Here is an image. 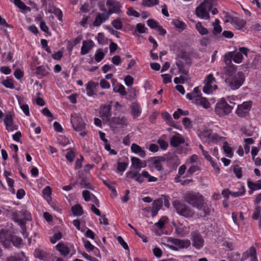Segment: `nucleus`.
Masks as SVG:
<instances>
[{
  "mask_svg": "<svg viewBox=\"0 0 261 261\" xmlns=\"http://www.w3.org/2000/svg\"><path fill=\"white\" fill-rule=\"evenodd\" d=\"M215 81V79L214 77L213 74H209L205 80V85L203 88V91L205 93L209 94L212 93L214 90L217 89V85H212L213 82Z\"/></svg>",
  "mask_w": 261,
  "mask_h": 261,
  "instance_id": "obj_13",
  "label": "nucleus"
},
{
  "mask_svg": "<svg viewBox=\"0 0 261 261\" xmlns=\"http://www.w3.org/2000/svg\"><path fill=\"white\" fill-rule=\"evenodd\" d=\"M131 150L133 152L138 154L142 158L145 157V151L140 146L135 143L132 145Z\"/></svg>",
  "mask_w": 261,
  "mask_h": 261,
  "instance_id": "obj_27",
  "label": "nucleus"
},
{
  "mask_svg": "<svg viewBox=\"0 0 261 261\" xmlns=\"http://www.w3.org/2000/svg\"><path fill=\"white\" fill-rule=\"evenodd\" d=\"M247 183L249 188L252 191L261 189V180H258L257 182H254L250 180H248Z\"/></svg>",
  "mask_w": 261,
  "mask_h": 261,
  "instance_id": "obj_38",
  "label": "nucleus"
},
{
  "mask_svg": "<svg viewBox=\"0 0 261 261\" xmlns=\"http://www.w3.org/2000/svg\"><path fill=\"white\" fill-rule=\"evenodd\" d=\"M11 1L13 2L18 8L21 10H25L28 8L24 3L20 0H11Z\"/></svg>",
  "mask_w": 261,
  "mask_h": 261,
  "instance_id": "obj_49",
  "label": "nucleus"
},
{
  "mask_svg": "<svg viewBox=\"0 0 261 261\" xmlns=\"http://www.w3.org/2000/svg\"><path fill=\"white\" fill-rule=\"evenodd\" d=\"M223 148L224 152L228 154V157L231 158L232 156L233 153L232 152L231 147L229 146L227 142H225L223 143Z\"/></svg>",
  "mask_w": 261,
  "mask_h": 261,
  "instance_id": "obj_43",
  "label": "nucleus"
},
{
  "mask_svg": "<svg viewBox=\"0 0 261 261\" xmlns=\"http://www.w3.org/2000/svg\"><path fill=\"white\" fill-rule=\"evenodd\" d=\"M56 248L64 256H66L69 253L70 250L69 248L63 243H59L56 246Z\"/></svg>",
  "mask_w": 261,
  "mask_h": 261,
  "instance_id": "obj_32",
  "label": "nucleus"
},
{
  "mask_svg": "<svg viewBox=\"0 0 261 261\" xmlns=\"http://www.w3.org/2000/svg\"><path fill=\"white\" fill-rule=\"evenodd\" d=\"M126 176L128 178L134 179L140 184L144 182V179L141 178L140 173L136 171H130L127 172Z\"/></svg>",
  "mask_w": 261,
  "mask_h": 261,
  "instance_id": "obj_25",
  "label": "nucleus"
},
{
  "mask_svg": "<svg viewBox=\"0 0 261 261\" xmlns=\"http://www.w3.org/2000/svg\"><path fill=\"white\" fill-rule=\"evenodd\" d=\"M163 206V200L162 199H158L153 201L151 207H148L147 211H150L151 216L154 217L157 215L159 211L162 208Z\"/></svg>",
  "mask_w": 261,
  "mask_h": 261,
  "instance_id": "obj_15",
  "label": "nucleus"
},
{
  "mask_svg": "<svg viewBox=\"0 0 261 261\" xmlns=\"http://www.w3.org/2000/svg\"><path fill=\"white\" fill-rule=\"evenodd\" d=\"M237 68L234 66H224L223 72L225 76V83L231 90L238 89L244 83L245 80L244 74L239 71L236 73Z\"/></svg>",
  "mask_w": 261,
  "mask_h": 261,
  "instance_id": "obj_1",
  "label": "nucleus"
},
{
  "mask_svg": "<svg viewBox=\"0 0 261 261\" xmlns=\"http://www.w3.org/2000/svg\"><path fill=\"white\" fill-rule=\"evenodd\" d=\"M65 156L67 160L69 162H72L73 161L75 158V154L72 148H69L68 149V151L66 153Z\"/></svg>",
  "mask_w": 261,
  "mask_h": 261,
  "instance_id": "obj_48",
  "label": "nucleus"
},
{
  "mask_svg": "<svg viewBox=\"0 0 261 261\" xmlns=\"http://www.w3.org/2000/svg\"><path fill=\"white\" fill-rule=\"evenodd\" d=\"M13 239V236L8 231H0V241L4 246L8 245L11 240Z\"/></svg>",
  "mask_w": 261,
  "mask_h": 261,
  "instance_id": "obj_18",
  "label": "nucleus"
},
{
  "mask_svg": "<svg viewBox=\"0 0 261 261\" xmlns=\"http://www.w3.org/2000/svg\"><path fill=\"white\" fill-rule=\"evenodd\" d=\"M160 160H158L155 159L154 161L153 162V165L154 168L158 170V171H161L163 169L162 164L160 163V161H163L164 160V159L163 157H160Z\"/></svg>",
  "mask_w": 261,
  "mask_h": 261,
  "instance_id": "obj_47",
  "label": "nucleus"
},
{
  "mask_svg": "<svg viewBox=\"0 0 261 261\" xmlns=\"http://www.w3.org/2000/svg\"><path fill=\"white\" fill-rule=\"evenodd\" d=\"M249 49L246 47H240L239 51L228 52L225 55L224 62L226 64L229 65L232 60L236 63H241L244 57L247 58Z\"/></svg>",
  "mask_w": 261,
  "mask_h": 261,
  "instance_id": "obj_3",
  "label": "nucleus"
},
{
  "mask_svg": "<svg viewBox=\"0 0 261 261\" xmlns=\"http://www.w3.org/2000/svg\"><path fill=\"white\" fill-rule=\"evenodd\" d=\"M128 164L124 162H118L117 171L118 172H123L126 169Z\"/></svg>",
  "mask_w": 261,
  "mask_h": 261,
  "instance_id": "obj_50",
  "label": "nucleus"
},
{
  "mask_svg": "<svg viewBox=\"0 0 261 261\" xmlns=\"http://www.w3.org/2000/svg\"><path fill=\"white\" fill-rule=\"evenodd\" d=\"M43 193L44 198L46 200L49 202L51 200V190L50 187L46 186L43 190Z\"/></svg>",
  "mask_w": 261,
  "mask_h": 261,
  "instance_id": "obj_42",
  "label": "nucleus"
},
{
  "mask_svg": "<svg viewBox=\"0 0 261 261\" xmlns=\"http://www.w3.org/2000/svg\"><path fill=\"white\" fill-rule=\"evenodd\" d=\"M245 189L244 187H242L241 189H240L239 191L238 192H231L230 193V195H231L232 197H239L240 196L243 195L245 193Z\"/></svg>",
  "mask_w": 261,
  "mask_h": 261,
  "instance_id": "obj_56",
  "label": "nucleus"
},
{
  "mask_svg": "<svg viewBox=\"0 0 261 261\" xmlns=\"http://www.w3.org/2000/svg\"><path fill=\"white\" fill-rule=\"evenodd\" d=\"M148 25L151 29H155L158 27V23L154 19H150L147 21Z\"/></svg>",
  "mask_w": 261,
  "mask_h": 261,
  "instance_id": "obj_59",
  "label": "nucleus"
},
{
  "mask_svg": "<svg viewBox=\"0 0 261 261\" xmlns=\"http://www.w3.org/2000/svg\"><path fill=\"white\" fill-rule=\"evenodd\" d=\"M134 77L129 75L126 76L124 78L125 84L127 86H130L134 83Z\"/></svg>",
  "mask_w": 261,
  "mask_h": 261,
  "instance_id": "obj_60",
  "label": "nucleus"
},
{
  "mask_svg": "<svg viewBox=\"0 0 261 261\" xmlns=\"http://www.w3.org/2000/svg\"><path fill=\"white\" fill-rule=\"evenodd\" d=\"M132 166L135 169H141L142 167H145L146 166L145 163L142 162L141 160L136 157H132L131 158Z\"/></svg>",
  "mask_w": 261,
  "mask_h": 261,
  "instance_id": "obj_30",
  "label": "nucleus"
},
{
  "mask_svg": "<svg viewBox=\"0 0 261 261\" xmlns=\"http://www.w3.org/2000/svg\"><path fill=\"white\" fill-rule=\"evenodd\" d=\"M117 241L124 249L128 250V246L127 243L124 241V240L121 236H118L117 237Z\"/></svg>",
  "mask_w": 261,
  "mask_h": 261,
  "instance_id": "obj_64",
  "label": "nucleus"
},
{
  "mask_svg": "<svg viewBox=\"0 0 261 261\" xmlns=\"http://www.w3.org/2000/svg\"><path fill=\"white\" fill-rule=\"evenodd\" d=\"M104 56L105 54L102 50L101 49H98L95 55V59L97 62H100L104 58Z\"/></svg>",
  "mask_w": 261,
  "mask_h": 261,
  "instance_id": "obj_54",
  "label": "nucleus"
},
{
  "mask_svg": "<svg viewBox=\"0 0 261 261\" xmlns=\"http://www.w3.org/2000/svg\"><path fill=\"white\" fill-rule=\"evenodd\" d=\"M191 241L192 245L196 249H200L202 248L204 244V240L199 232L194 231L191 232Z\"/></svg>",
  "mask_w": 261,
  "mask_h": 261,
  "instance_id": "obj_11",
  "label": "nucleus"
},
{
  "mask_svg": "<svg viewBox=\"0 0 261 261\" xmlns=\"http://www.w3.org/2000/svg\"><path fill=\"white\" fill-rule=\"evenodd\" d=\"M111 106H103L101 107L100 110V116L102 119H106V120H110V118L111 116Z\"/></svg>",
  "mask_w": 261,
  "mask_h": 261,
  "instance_id": "obj_21",
  "label": "nucleus"
},
{
  "mask_svg": "<svg viewBox=\"0 0 261 261\" xmlns=\"http://www.w3.org/2000/svg\"><path fill=\"white\" fill-rule=\"evenodd\" d=\"M194 103L197 105L201 106L205 109H208L211 107L210 102L201 95H196L194 97Z\"/></svg>",
  "mask_w": 261,
  "mask_h": 261,
  "instance_id": "obj_19",
  "label": "nucleus"
},
{
  "mask_svg": "<svg viewBox=\"0 0 261 261\" xmlns=\"http://www.w3.org/2000/svg\"><path fill=\"white\" fill-rule=\"evenodd\" d=\"M4 123L6 129L8 132H12L17 129V127L14 124L12 116L10 114H7L4 119Z\"/></svg>",
  "mask_w": 261,
  "mask_h": 261,
  "instance_id": "obj_16",
  "label": "nucleus"
},
{
  "mask_svg": "<svg viewBox=\"0 0 261 261\" xmlns=\"http://www.w3.org/2000/svg\"><path fill=\"white\" fill-rule=\"evenodd\" d=\"M147 29L145 27L144 24L139 23L136 25V31L140 33H145Z\"/></svg>",
  "mask_w": 261,
  "mask_h": 261,
  "instance_id": "obj_53",
  "label": "nucleus"
},
{
  "mask_svg": "<svg viewBox=\"0 0 261 261\" xmlns=\"http://www.w3.org/2000/svg\"><path fill=\"white\" fill-rule=\"evenodd\" d=\"M159 4L158 0H143L142 5L145 7H153Z\"/></svg>",
  "mask_w": 261,
  "mask_h": 261,
  "instance_id": "obj_41",
  "label": "nucleus"
},
{
  "mask_svg": "<svg viewBox=\"0 0 261 261\" xmlns=\"http://www.w3.org/2000/svg\"><path fill=\"white\" fill-rule=\"evenodd\" d=\"M33 70L35 71V73L37 74L42 76L46 75L50 70L48 66H37Z\"/></svg>",
  "mask_w": 261,
  "mask_h": 261,
  "instance_id": "obj_31",
  "label": "nucleus"
},
{
  "mask_svg": "<svg viewBox=\"0 0 261 261\" xmlns=\"http://www.w3.org/2000/svg\"><path fill=\"white\" fill-rule=\"evenodd\" d=\"M172 24L174 25L176 28L183 31L187 28L186 24L183 21H180L178 19H174L172 21Z\"/></svg>",
  "mask_w": 261,
  "mask_h": 261,
  "instance_id": "obj_39",
  "label": "nucleus"
},
{
  "mask_svg": "<svg viewBox=\"0 0 261 261\" xmlns=\"http://www.w3.org/2000/svg\"><path fill=\"white\" fill-rule=\"evenodd\" d=\"M94 45V42L91 40L83 41L81 54L83 55L88 54Z\"/></svg>",
  "mask_w": 261,
  "mask_h": 261,
  "instance_id": "obj_23",
  "label": "nucleus"
},
{
  "mask_svg": "<svg viewBox=\"0 0 261 261\" xmlns=\"http://www.w3.org/2000/svg\"><path fill=\"white\" fill-rule=\"evenodd\" d=\"M184 139L179 136H174L170 140L171 145L174 147H177L180 144L184 143Z\"/></svg>",
  "mask_w": 261,
  "mask_h": 261,
  "instance_id": "obj_33",
  "label": "nucleus"
},
{
  "mask_svg": "<svg viewBox=\"0 0 261 261\" xmlns=\"http://www.w3.org/2000/svg\"><path fill=\"white\" fill-rule=\"evenodd\" d=\"M112 25L117 30H121L123 28L122 22L119 18L113 20L112 22Z\"/></svg>",
  "mask_w": 261,
  "mask_h": 261,
  "instance_id": "obj_46",
  "label": "nucleus"
},
{
  "mask_svg": "<svg viewBox=\"0 0 261 261\" xmlns=\"http://www.w3.org/2000/svg\"><path fill=\"white\" fill-rule=\"evenodd\" d=\"M70 121L75 131H82L86 129V124L84 121L81 114L77 113L72 115Z\"/></svg>",
  "mask_w": 261,
  "mask_h": 261,
  "instance_id": "obj_9",
  "label": "nucleus"
},
{
  "mask_svg": "<svg viewBox=\"0 0 261 261\" xmlns=\"http://www.w3.org/2000/svg\"><path fill=\"white\" fill-rule=\"evenodd\" d=\"M167 242L168 244L166 246L175 251L179 249L187 248L191 245L190 241L189 240H183L171 237L168 238Z\"/></svg>",
  "mask_w": 261,
  "mask_h": 261,
  "instance_id": "obj_8",
  "label": "nucleus"
},
{
  "mask_svg": "<svg viewBox=\"0 0 261 261\" xmlns=\"http://www.w3.org/2000/svg\"><path fill=\"white\" fill-rule=\"evenodd\" d=\"M109 19V16L107 13H98L93 22V25L95 27H99L103 22L108 20Z\"/></svg>",
  "mask_w": 261,
  "mask_h": 261,
  "instance_id": "obj_22",
  "label": "nucleus"
},
{
  "mask_svg": "<svg viewBox=\"0 0 261 261\" xmlns=\"http://www.w3.org/2000/svg\"><path fill=\"white\" fill-rule=\"evenodd\" d=\"M49 12L54 13L57 17H58L60 20H62L63 14L60 9L56 7H51Z\"/></svg>",
  "mask_w": 261,
  "mask_h": 261,
  "instance_id": "obj_44",
  "label": "nucleus"
},
{
  "mask_svg": "<svg viewBox=\"0 0 261 261\" xmlns=\"http://www.w3.org/2000/svg\"><path fill=\"white\" fill-rule=\"evenodd\" d=\"M212 24L214 27L212 33L214 35H217L222 32V29L220 25V21L218 19H216L215 22H213Z\"/></svg>",
  "mask_w": 261,
  "mask_h": 261,
  "instance_id": "obj_35",
  "label": "nucleus"
},
{
  "mask_svg": "<svg viewBox=\"0 0 261 261\" xmlns=\"http://www.w3.org/2000/svg\"><path fill=\"white\" fill-rule=\"evenodd\" d=\"M13 219L20 226L21 228L25 229V222L31 220L30 213L25 209H22L20 211L16 212L13 215Z\"/></svg>",
  "mask_w": 261,
  "mask_h": 261,
  "instance_id": "obj_7",
  "label": "nucleus"
},
{
  "mask_svg": "<svg viewBox=\"0 0 261 261\" xmlns=\"http://www.w3.org/2000/svg\"><path fill=\"white\" fill-rule=\"evenodd\" d=\"M111 121L115 125H122L123 126L127 125V120L126 117L123 116L120 117H113Z\"/></svg>",
  "mask_w": 261,
  "mask_h": 261,
  "instance_id": "obj_28",
  "label": "nucleus"
},
{
  "mask_svg": "<svg viewBox=\"0 0 261 261\" xmlns=\"http://www.w3.org/2000/svg\"><path fill=\"white\" fill-rule=\"evenodd\" d=\"M62 238V233L59 232L54 234V236L50 238V242L52 243H55L57 241Z\"/></svg>",
  "mask_w": 261,
  "mask_h": 261,
  "instance_id": "obj_63",
  "label": "nucleus"
},
{
  "mask_svg": "<svg viewBox=\"0 0 261 261\" xmlns=\"http://www.w3.org/2000/svg\"><path fill=\"white\" fill-rule=\"evenodd\" d=\"M106 5L109 8L106 13L109 17L113 13L120 14L122 13L121 5L115 0H107Z\"/></svg>",
  "mask_w": 261,
  "mask_h": 261,
  "instance_id": "obj_10",
  "label": "nucleus"
},
{
  "mask_svg": "<svg viewBox=\"0 0 261 261\" xmlns=\"http://www.w3.org/2000/svg\"><path fill=\"white\" fill-rule=\"evenodd\" d=\"M215 1L214 0H204L203 3L200 4L195 10V14L197 17L204 19H209V11L212 9L214 6Z\"/></svg>",
  "mask_w": 261,
  "mask_h": 261,
  "instance_id": "obj_4",
  "label": "nucleus"
},
{
  "mask_svg": "<svg viewBox=\"0 0 261 261\" xmlns=\"http://www.w3.org/2000/svg\"><path fill=\"white\" fill-rule=\"evenodd\" d=\"M195 28L198 32L201 35H207L208 33V30L204 27L201 22H198L195 25Z\"/></svg>",
  "mask_w": 261,
  "mask_h": 261,
  "instance_id": "obj_36",
  "label": "nucleus"
},
{
  "mask_svg": "<svg viewBox=\"0 0 261 261\" xmlns=\"http://www.w3.org/2000/svg\"><path fill=\"white\" fill-rule=\"evenodd\" d=\"M199 147L202 153V154L204 156V158L207 161H211L212 159V157L208 154V152L204 149L203 147L201 145H199Z\"/></svg>",
  "mask_w": 261,
  "mask_h": 261,
  "instance_id": "obj_62",
  "label": "nucleus"
},
{
  "mask_svg": "<svg viewBox=\"0 0 261 261\" xmlns=\"http://www.w3.org/2000/svg\"><path fill=\"white\" fill-rule=\"evenodd\" d=\"M34 256L41 260H44L46 258V253L43 250L37 249L35 250Z\"/></svg>",
  "mask_w": 261,
  "mask_h": 261,
  "instance_id": "obj_40",
  "label": "nucleus"
},
{
  "mask_svg": "<svg viewBox=\"0 0 261 261\" xmlns=\"http://www.w3.org/2000/svg\"><path fill=\"white\" fill-rule=\"evenodd\" d=\"M174 71H176L180 75L183 80H188L189 79L188 66H177L176 68L171 69V73L174 74Z\"/></svg>",
  "mask_w": 261,
  "mask_h": 261,
  "instance_id": "obj_14",
  "label": "nucleus"
},
{
  "mask_svg": "<svg viewBox=\"0 0 261 261\" xmlns=\"http://www.w3.org/2000/svg\"><path fill=\"white\" fill-rule=\"evenodd\" d=\"M78 176L79 180V183L81 186V188L93 189L92 186L86 177L83 176L80 172H79Z\"/></svg>",
  "mask_w": 261,
  "mask_h": 261,
  "instance_id": "obj_24",
  "label": "nucleus"
},
{
  "mask_svg": "<svg viewBox=\"0 0 261 261\" xmlns=\"http://www.w3.org/2000/svg\"><path fill=\"white\" fill-rule=\"evenodd\" d=\"M233 172L238 178L242 177V168L239 165H236L233 167Z\"/></svg>",
  "mask_w": 261,
  "mask_h": 261,
  "instance_id": "obj_55",
  "label": "nucleus"
},
{
  "mask_svg": "<svg viewBox=\"0 0 261 261\" xmlns=\"http://www.w3.org/2000/svg\"><path fill=\"white\" fill-rule=\"evenodd\" d=\"M2 84L8 88L13 89L14 88V84L13 83V80L12 79H6L4 80L2 82Z\"/></svg>",
  "mask_w": 261,
  "mask_h": 261,
  "instance_id": "obj_51",
  "label": "nucleus"
},
{
  "mask_svg": "<svg viewBox=\"0 0 261 261\" xmlns=\"http://www.w3.org/2000/svg\"><path fill=\"white\" fill-rule=\"evenodd\" d=\"M233 107L229 105L224 98L218 101L215 106V112L221 117L229 115L232 111Z\"/></svg>",
  "mask_w": 261,
  "mask_h": 261,
  "instance_id": "obj_5",
  "label": "nucleus"
},
{
  "mask_svg": "<svg viewBox=\"0 0 261 261\" xmlns=\"http://www.w3.org/2000/svg\"><path fill=\"white\" fill-rule=\"evenodd\" d=\"M141 178H146L147 181L149 182H156L158 180V178L154 176H151L148 171L143 170L141 173H140Z\"/></svg>",
  "mask_w": 261,
  "mask_h": 261,
  "instance_id": "obj_34",
  "label": "nucleus"
},
{
  "mask_svg": "<svg viewBox=\"0 0 261 261\" xmlns=\"http://www.w3.org/2000/svg\"><path fill=\"white\" fill-rule=\"evenodd\" d=\"M252 101H246L239 105L236 110V114L241 117H245L250 110Z\"/></svg>",
  "mask_w": 261,
  "mask_h": 261,
  "instance_id": "obj_12",
  "label": "nucleus"
},
{
  "mask_svg": "<svg viewBox=\"0 0 261 261\" xmlns=\"http://www.w3.org/2000/svg\"><path fill=\"white\" fill-rule=\"evenodd\" d=\"M173 205L175 208L176 212L184 217L187 218H191L195 214V212L192 208L178 200L174 201L173 203Z\"/></svg>",
  "mask_w": 261,
  "mask_h": 261,
  "instance_id": "obj_6",
  "label": "nucleus"
},
{
  "mask_svg": "<svg viewBox=\"0 0 261 261\" xmlns=\"http://www.w3.org/2000/svg\"><path fill=\"white\" fill-rule=\"evenodd\" d=\"M126 13L129 16H133L136 17H139L140 15L139 12H138L137 11L134 10L133 8H128L127 9V11L126 12Z\"/></svg>",
  "mask_w": 261,
  "mask_h": 261,
  "instance_id": "obj_58",
  "label": "nucleus"
},
{
  "mask_svg": "<svg viewBox=\"0 0 261 261\" xmlns=\"http://www.w3.org/2000/svg\"><path fill=\"white\" fill-rule=\"evenodd\" d=\"M230 20H227V21H230L232 25L237 29L241 30L245 27L246 22L244 19H239L237 17L230 18Z\"/></svg>",
  "mask_w": 261,
  "mask_h": 261,
  "instance_id": "obj_20",
  "label": "nucleus"
},
{
  "mask_svg": "<svg viewBox=\"0 0 261 261\" xmlns=\"http://www.w3.org/2000/svg\"><path fill=\"white\" fill-rule=\"evenodd\" d=\"M94 85L93 83H88V84L87 85L86 87V91H87V94L88 96H91L94 94Z\"/></svg>",
  "mask_w": 261,
  "mask_h": 261,
  "instance_id": "obj_52",
  "label": "nucleus"
},
{
  "mask_svg": "<svg viewBox=\"0 0 261 261\" xmlns=\"http://www.w3.org/2000/svg\"><path fill=\"white\" fill-rule=\"evenodd\" d=\"M184 199L189 204L196 207L197 209L199 210H203L204 216L210 214V210L204 208V199L199 193L193 192L186 193L184 195Z\"/></svg>",
  "mask_w": 261,
  "mask_h": 261,
  "instance_id": "obj_2",
  "label": "nucleus"
},
{
  "mask_svg": "<svg viewBox=\"0 0 261 261\" xmlns=\"http://www.w3.org/2000/svg\"><path fill=\"white\" fill-rule=\"evenodd\" d=\"M182 124L186 128H191L192 127V122L190 119L187 117L183 118Z\"/></svg>",
  "mask_w": 261,
  "mask_h": 261,
  "instance_id": "obj_57",
  "label": "nucleus"
},
{
  "mask_svg": "<svg viewBox=\"0 0 261 261\" xmlns=\"http://www.w3.org/2000/svg\"><path fill=\"white\" fill-rule=\"evenodd\" d=\"M83 241L84 246L88 251H92L94 249V246L89 241L83 239Z\"/></svg>",
  "mask_w": 261,
  "mask_h": 261,
  "instance_id": "obj_61",
  "label": "nucleus"
},
{
  "mask_svg": "<svg viewBox=\"0 0 261 261\" xmlns=\"http://www.w3.org/2000/svg\"><path fill=\"white\" fill-rule=\"evenodd\" d=\"M71 210L74 216H81L83 214L82 207L79 204L73 206Z\"/></svg>",
  "mask_w": 261,
  "mask_h": 261,
  "instance_id": "obj_37",
  "label": "nucleus"
},
{
  "mask_svg": "<svg viewBox=\"0 0 261 261\" xmlns=\"http://www.w3.org/2000/svg\"><path fill=\"white\" fill-rule=\"evenodd\" d=\"M256 251L254 247H251L249 248V249L246 251V252H244L241 258V261H244L247 258H248L249 257H251V259L252 261H257V257L256 256Z\"/></svg>",
  "mask_w": 261,
  "mask_h": 261,
  "instance_id": "obj_17",
  "label": "nucleus"
},
{
  "mask_svg": "<svg viewBox=\"0 0 261 261\" xmlns=\"http://www.w3.org/2000/svg\"><path fill=\"white\" fill-rule=\"evenodd\" d=\"M130 109L131 114L135 119L137 118L141 113L140 106L136 102H134L131 105Z\"/></svg>",
  "mask_w": 261,
  "mask_h": 261,
  "instance_id": "obj_26",
  "label": "nucleus"
},
{
  "mask_svg": "<svg viewBox=\"0 0 261 261\" xmlns=\"http://www.w3.org/2000/svg\"><path fill=\"white\" fill-rule=\"evenodd\" d=\"M189 232V228L183 225L181 223H179L178 226H176L175 232L180 237L185 236L188 234Z\"/></svg>",
  "mask_w": 261,
  "mask_h": 261,
  "instance_id": "obj_29",
  "label": "nucleus"
},
{
  "mask_svg": "<svg viewBox=\"0 0 261 261\" xmlns=\"http://www.w3.org/2000/svg\"><path fill=\"white\" fill-rule=\"evenodd\" d=\"M113 90L114 92L119 93L122 96H125L127 94L125 87L122 85L116 86L114 88Z\"/></svg>",
  "mask_w": 261,
  "mask_h": 261,
  "instance_id": "obj_45",
  "label": "nucleus"
}]
</instances>
